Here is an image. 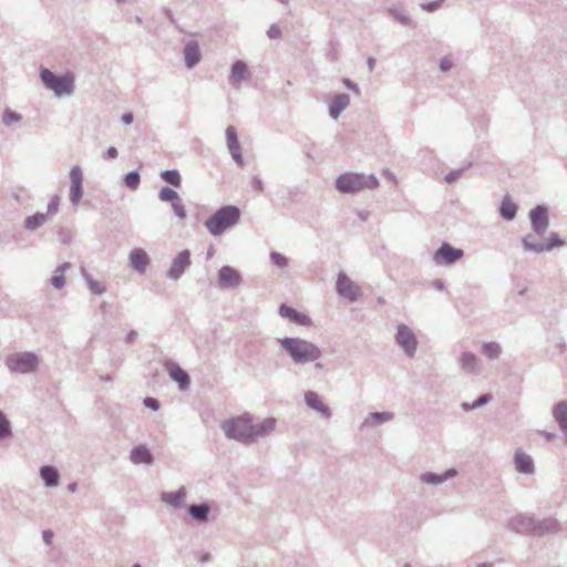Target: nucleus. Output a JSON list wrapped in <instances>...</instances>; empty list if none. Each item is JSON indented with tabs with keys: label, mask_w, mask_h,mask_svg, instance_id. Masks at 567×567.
<instances>
[{
	"label": "nucleus",
	"mask_w": 567,
	"mask_h": 567,
	"mask_svg": "<svg viewBox=\"0 0 567 567\" xmlns=\"http://www.w3.org/2000/svg\"><path fill=\"white\" fill-rule=\"evenodd\" d=\"M477 567H493V564L491 563H481L477 565Z\"/></svg>",
	"instance_id": "64"
},
{
	"label": "nucleus",
	"mask_w": 567,
	"mask_h": 567,
	"mask_svg": "<svg viewBox=\"0 0 567 567\" xmlns=\"http://www.w3.org/2000/svg\"><path fill=\"white\" fill-rule=\"evenodd\" d=\"M378 186H379V179L377 178L375 175H373V174L365 175V174L357 173V192H359L361 189H365V188L372 189Z\"/></svg>",
	"instance_id": "28"
},
{
	"label": "nucleus",
	"mask_w": 567,
	"mask_h": 567,
	"mask_svg": "<svg viewBox=\"0 0 567 567\" xmlns=\"http://www.w3.org/2000/svg\"><path fill=\"white\" fill-rule=\"evenodd\" d=\"M499 214L505 220H513L517 214V205L508 196H505L499 206Z\"/></svg>",
	"instance_id": "26"
},
{
	"label": "nucleus",
	"mask_w": 567,
	"mask_h": 567,
	"mask_svg": "<svg viewBox=\"0 0 567 567\" xmlns=\"http://www.w3.org/2000/svg\"><path fill=\"white\" fill-rule=\"evenodd\" d=\"M553 417L565 436H567V401H559L553 406Z\"/></svg>",
	"instance_id": "17"
},
{
	"label": "nucleus",
	"mask_w": 567,
	"mask_h": 567,
	"mask_svg": "<svg viewBox=\"0 0 567 567\" xmlns=\"http://www.w3.org/2000/svg\"><path fill=\"white\" fill-rule=\"evenodd\" d=\"M185 496V489L181 488L179 491L176 492L164 493L162 495V499L172 506H179L184 502Z\"/></svg>",
	"instance_id": "32"
},
{
	"label": "nucleus",
	"mask_w": 567,
	"mask_h": 567,
	"mask_svg": "<svg viewBox=\"0 0 567 567\" xmlns=\"http://www.w3.org/2000/svg\"><path fill=\"white\" fill-rule=\"evenodd\" d=\"M117 156V151L115 147H110L107 151H106V157L110 158V159H113Z\"/></svg>",
	"instance_id": "56"
},
{
	"label": "nucleus",
	"mask_w": 567,
	"mask_h": 567,
	"mask_svg": "<svg viewBox=\"0 0 567 567\" xmlns=\"http://www.w3.org/2000/svg\"><path fill=\"white\" fill-rule=\"evenodd\" d=\"M185 62L187 68H193L200 60V52L196 42H189L184 50Z\"/></svg>",
	"instance_id": "25"
},
{
	"label": "nucleus",
	"mask_w": 567,
	"mask_h": 567,
	"mask_svg": "<svg viewBox=\"0 0 567 567\" xmlns=\"http://www.w3.org/2000/svg\"><path fill=\"white\" fill-rule=\"evenodd\" d=\"M162 178L166 183H168V184H171L173 186H176V187H178L181 185V182H182L181 175H179V173L177 171H165V172L162 173Z\"/></svg>",
	"instance_id": "40"
},
{
	"label": "nucleus",
	"mask_w": 567,
	"mask_h": 567,
	"mask_svg": "<svg viewBox=\"0 0 567 567\" xmlns=\"http://www.w3.org/2000/svg\"><path fill=\"white\" fill-rule=\"evenodd\" d=\"M131 266L138 272H144L150 264L147 254L141 249H133L130 254Z\"/></svg>",
	"instance_id": "19"
},
{
	"label": "nucleus",
	"mask_w": 567,
	"mask_h": 567,
	"mask_svg": "<svg viewBox=\"0 0 567 567\" xmlns=\"http://www.w3.org/2000/svg\"><path fill=\"white\" fill-rule=\"evenodd\" d=\"M178 197H179L178 194L174 189L168 188V187H164L159 192V199L163 200V202L173 203Z\"/></svg>",
	"instance_id": "41"
},
{
	"label": "nucleus",
	"mask_w": 567,
	"mask_h": 567,
	"mask_svg": "<svg viewBox=\"0 0 567 567\" xmlns=\"http://www.w3.org/2000/svg\"><path fill=\"white\" fill-rule=\"evenodd\" d=\"M60 205V198L58 196H54L51 198L49 205H48V214L54 215L59 210Z\"/></svg>",
	"instance_id": "50"
},
{
	"label": "nucleus",
	"mask_w": 567,
	"mask_h": 567,
	"mask_svg": "<svg viewBox=\"0 0 567 567\" xmlns=\"http://www.w3.org/2000/svg\"><path fill=\"white\" fill-rule=\"evenodd\" d=\"M9 369L13 372L28 373L35 370L38 358L33 353H22L7 360Z\"/></svg>",
	"instance_id": "8"
},
{
	"label": "nucleus",
	"mask_w": 567,
	"mask_h": 567,
	"mask_svg": "<svg viewBox=\"0 0 567 567\" xmlns=\"http://www.w3.org/2000/svg\"><path fill=\"white\" fill-rule=\"evenodd\" d=\"M21 116L11 110L7 109L2 114V121L6 125H11L14 122H19Z\"/></svg>",
	"instance_id": "43"
},
{
	"label": "nucleus",
	"mask_w": 567,
	"mask_h": 567,
	"mask_svg": "<svg viewBox=\"0 0 567 567\" xmlns=\"http://www.w3.org/2000/svg\"><path fill=\"white\" fill-rule=\"evenodd\" d=\"M171 378L179 384L181 389H186L189 384L188 374L178 365L172 364L168 367Z\"/></svg>",
	"instance_id": "27"
},
{
	"label": "nucleus",
	"mask_w": 567,
	"mask_h": 567,
	"mask_svg": "<svg viewBox=\"0 0 567 567\" xmlns=\"http://www.w3.org/2000/svg\"><path fill=\"white\" fill-rule=\"evenodd\" d=\"M338 292L346 298L353 300L354 291L352 288V282L349 278L343 275H340L337 282Z\"/></svg>",
	"instance_id": "30"
},
{
	"label": "nucleus",
	"mask_w": 567,
	"mask_h": 567,
	"mask_svg": "<svg viewBox=\"0 0 567 567\" xmlns=\"http://www.w3.org/2000/svg\"><path fill=\"white\" fill-rule=\"evenodd\" d=\"M125 184L127 187H130L131 189H136L138 184H140V176L137 173H128L126 176H125Z\"/></svg>",
	"instance_id": "45"
},
{
	"label": "nucleus",
	"mask_w": 567,
	"mask_h": 567,
	"mask_svg": "<svg viewBox=\"0 0 567 567\" xmlns=\"http://www.w3.org/2000/svg\"><path fill=\"white\" fill-rule=\"evenodd\" d=\"M560 532V524L556 518L547 517L543 520H535L534 536L557 534Z\"/></svg>",
	"instance_id": "12"
},
{
	"label": "nucleus",
	"mask_w": 567,
	"mask_h": 567,
	"mask_svg": "<svg viewBox=\"0 0 567 567\" xmlns=\"http://www.w3.org/2000/svg\"><path fill=\"white\" fill-rule=\"evenodd\" d=\"M226 435L238 441L256 437V426L248 415L238 416L226 421L221 425Z\"/></svg>",
	"instance_id": "4"
},
{
	"label": "nucleus",
	"mask_w": 567,
	"mask_h": 567,
	"mask_svg": "<svg viewBox=\"0 0 567 567\" xmlns=\"http://www.w3.org/2000/svg\"><path fill=\"white\" fill-rule=\"evenodd\" d=\"M493 399L492 394L491 393H484V394H481L474 402L470 403V402H463L461 404V408L463 411H472V410H475V409H478V408H482L484 406L485 404H487L491 400Z\"/></svg>",
	"instance_id": "33"
},
{
	"label": "nucleus",
	"mask_w": 567,
	"mask_h": 567,
	"mask_svg": "<svg viewBox=\"0 0 567 567\" xmlns=\"http://www.w3.org/2000/svg\"><path fill=\"white\" fill-rule=\"evenodd\" d=\"M337 188L341 193H349L354 189V177L351 174L341 175L337 179Z\"/></svg>",
	"instance_id": "34"
},
{
	"label": "nucleus",
	"mask_w": 567,
	"mask_h": 567,
	"mask_svg": "<svg viewBox=\"0 0 567 567\" xmlns=\"http://www.w3.org/2000/svg\"><path fill=\"white\" fill-rule=\"evenodd\" d=\"M482 354H484L489 360H496L502 354V347L496 341H488L482 344L481 349Z\"/></svg>",
	"instance_id": "29"
},
{
	"label": "nucleus",
	"mask_w": 567,
	"mask_h": 567,
	"mask_svg": "<svg viewBox=\"0 0 567 567\" xmlns=\"http://www.w3.org/2000/svg\"><path fill=\"white\" fill-rule=\"evenodd\" d=\"M53 538V533L50 530L43 532V539L47 544H51Z\"/></svg>",
	"instance_id": "58"
},
{
	"label": "nucleus",
	"mask_w": 567,
	"mask_h": 567,
	"mask_svg": "<svg viewBox=\"0 0 567 567\" xmlns=\"http://www.w3.org/2000/svg\"><path fill=\"white\" fill-rule=\"evenodd\" d=\"M47 220V215L45 214H34L30 217H28L24 221V225L28 229H35L38 228L39 226H41L42 224H44Z\"/></svg>",
	"instance_id": "37"
},
{
	"label": "nucleus",
	"mask_w": 567,
	"mask_h": 567,
	"mask_svg": "<svg viewBox=\"0 0 567 567\" xmlns=\"http://www.w3.org/2000/svg\"><path fill=\"white\" fill-rule=\"evenodd\" d=\"M515 468L523 474H533L535 471L533 458L523 452H516L514 455Z\"/></svg>",
	"instance_id": "18"
},
{
	"label": "nucleus",
	"mask_w": 567,
	"mask_h": 567,
	"mask_svg": "<svg viewBox=\"0 0 567 567\" xmlns=\"http://www.w3.org/2000/svg\"><path fill=\"white\" fill-rule=\"evenodd\" d=\"M268 34L270 38H278L280 34V30L277 27H271L270 30L268 31Z\"/></svg>",
	"instance_id": "57"
},
{
	"label": "nucleus",
	"mask_w": 567,
	"mask_h": 567,
	"mask_svg": "<svg viewBox=\"0 0 567 567\" xmlns=\"http://www.w3.org/2000/svg\"><path fill=\"white\" fill-rule=\"evenodd\" d=\"M70 179H71L70 200L74 205H78L83 195V190H82L83 174L79 166H74L71 168Z\"/></svg>",
	"instance_id": "11"
},
{
	"label": "nucleus",
	"mask_w": 567,
	"mask_h": 567,
	"mask_svg": "<svg viewBox=\"0 0 567 567\" xmlns=\"http://www.w3.org/2000/svg\"><path fill=\"white\" fill-rule=\"evenodd\" d=\"M465 168H458V169H454L450 173H447L445 176H444V181L447 183V184H452L454 183L455 181H457L464 173Z\"/></svg>",
	"instance_id": "47"
},
{
	"label": "nucleus",
	"mask_w": 567,
	"mask_h": 567,
	"mask_svg": "<svg viewBox=\"0 0 567 567\" xmlns=\"http://www.w3.org/2000/svg\"><path fill=\"white\" fill-rule=\"evenodd\" d=\"M275 419H266L261 423L256 424V436L269 433L275 429Z\"/></svg>",
	"instance_id": "38"
},
{
	"label": "nucleus",
	"mask_w": 567,
	"mask_h": 567,
	"mask_svg": "<svg viewBox=\"0 0 567 567\" xmlns=\"http://www.w3.org/2000/svg\"><path fill=\"white\" fill-rule=\"evenodd\" d=\"M538 434L543 435L547 441H553L556 437V434L547 431H538Z\"/></svg>",
	"instance_id": "54"
},
{
	"label": "nucleus",
	"mask_w": 567,
	"mask_h": 567,
	"mask_svg": "<svg viewBox=\"0 0 567 567\" xmlns=\"http://www.w3.org/2000/svg\"><path fill=\"white\" fill-rule=\"evenodd\" d=\"M172 207L174 213L181 218L184 219L186 217V210L183 205L182 199L178 197L175 202L172 203Z\"/></svg>",
	"instance_id": "46"
},
{
	"label": "nucleus",
	"mask_w": 567,
	"mask_h": 567,
	"mask_svg": "<svg viewBox=\"0 0 567 567\" xmlns=\"http://www.w3.org/2000/svg\"><path fill=\"white\" fill-rule=\"evenodd\" d=\"M393 417L394 414L392 412H371L362 422V426L380 425L382 423L391 421Z\"/></svg>",
	"instance_id": "23"
},
{
	"label": "nucleus",
	"mask_w": 567,
	"mask_h": 567,
	"mask_svg": "<svg viewBox=\"0 0 567 567\" xmlns=\"http://www.w3.org/2000/svg\"><path fill=\"white\" fill-rule=\"evenodd\" d=\"M251 183H252V187H254L257 192H262V190H264L262 183H261V181H259L258 178H254Z\"/></svg>",
	"instance_id": "55"
},
{
	"label": "nucleus",
	"mask_w": 567,
	"mask_h": 567,
	"mask_svg": "<svg viewBox=\"0 0 567 567\" xmlns=\"http://www.w3.org/2000/svg\"><path fill=\"white\" fill-rule=\"evenodd\" d=\"M394 340L408 358L412 359L415 357L419 341L415 333L409 326L405 323L398 324Z\"/></svg>",
	"instance_id": "7"
},
{
	"label": "nucleus",
	"mask_w": 567,
	"mask_h": 567,
	"mask_svg": "<svg viewBox=\"0 0 567 567\" xmlns=\"http://www.w3.org/2000/svg\"><path fill=\"white\" fill-rule=\"evenodd\" d=\"M87 282H89V287L93 293L101 295L105 291V287L103 286L102 282L93 280V279H87Z\"/></svg>",
	"instance_id": "48"
},
{
	"label": "nucleus",
	"mask_w": 567,
	"mask_h": 567,
	"mask_svg": "<svg viewBox=\"0 0 567 567\" xmlns=\"http://www.w3.org/2000/svg\"><path fill=\"white\" fill-rule=\"evenodd\" d=\"M208 512H209V507L205 504L203 505H193L189 507V513L190 515L197 519V520H200V522H204L207 519V515H208Z\"/></svg>",
	"instance_id": "36"
},
{
	"label": "nucleus",
	"mask_w": 567,
	"mask_h": 567,
	"mask_svg": "<svg viewBox=\"0 0 567 567\" xmlns=\"http://www.w3.org/2000/svg\"><path fill=\"white\" fill-rule=\"evenodd\" d=\"M144 404L147 406V408H151L153 410H157L158 409V402L153 399V398H146L144 400Z\"/></svg>",
	"instance_id": "53"
},
{
	"label": "nucleus",
	"mask_w": 567,
	"mask_h": 567,
	"mask_svg": "<svg viewBox=\"0 0 567 567\" xmlns=\"http://www.w3.org/2000/svg\"><path fill=\"white\" fill-rule=\"evenodd\" d=\"M530 231L522 239L524 251L543 254L563 247L565 241L555 231L546 236L549 228V212L545 205H537L529 210Z\"/></svg>",
	"instance_id": "1"
},
{
	"label": "nucleus",
	"mask_w": 567,
	"mask_h": 567,
	"mask_svg": "<svg viewBox=\"0 0 567 567\" xmlns=\"http://www.w3.org/2000/svg\"><path fill=\"white\" fill-rule=\"evenodd\" d=\"M69 267L68 264H64L63 266H61L56 271L55 274L53 275L52 279H51V282L52 285L55 287V288H62L64 286V282H65V278H64V271L65 269Z\"/></svg>",
	"instance_id": "39"
},
{
	"label": "nucleus",
	"mask_w": 567,
	"mask_h": 567,
	"mask_svg": "<svg viewBox=\"0 0 567 567\" xmlns=\"http://www.w3.org/2000/svg\"><path fill=\"white\" fill-rule=\"evenodd\" d=\"M442 0H435L426 3H422L421 7L427 12H434L441 7Z\"/></svg>",
	"instance_id": "51"
},
{
	"label": "nucleus",
	"mask_w": 567,
	"mask_h": 567,
	"mask_svg": "<svg viewBox=\"0 0 567 567\" xmlns=\"http://www.w3.org/2000/svg\"><path fill=\"white\" fill-rule=\"evenodd\" d=\"M41 80L47 89L52 90L59 96L71 94L74 89V76L71 73L58 76L50 70L43 69Z\"/></svg>",
	"instance_id": "5"
},
{
	"label": "nucleus",
	"mask_w": 567,
	"mask_h": 567,
	"mask_svg": "<svg viewBox=\"0 0 567 567\" xmlns=\"http://www.w3.org/2000/svg\"><path fill=\"white\" fill-rule=\"evenodd\" d=\"M535 518L526 514H517L508 522L511 530L520 535L534 536Z\"/></svg>",
	"instance_id": "9"
},
{
	"label": "nucleus",
	"mask_w": 567,
	"mask_h": 567,
	"mask_svg": "<svg viewBox=\"0 0 567 567\" xmlns=\"http://www.w3.org/2000/svg\"><path fill=\"white\" fill-rule=\"evenodd\" d=\"M271 260L280 268H284L288 265L287 258L279 252H272Z\"/></svg>",
	"instance_id": "49"
},
{
	"label": "nucleus",
	"mask_w": 567,
	"mask_h": 567,
	"mask_svg": "<svg viewBox=\"0 0 567 567\" xmlns=\"http://www.w3.org/2000/svg\"><path fill=\"white\" fill-rule=\"evenodd\" d=\"M240 217V210L236 206H225L213 214L206 221L205 226L207 230L218 236L226 229L236 225Z\"/></svg>",
	"instance_id": "2"
},
{
	"label": "nucleus",
	"mask_w": 567,
	"mask_h": 567,
	"mask_svg": "<svg viewBox=\"0 0 567 567\" xmlns=\"http://www.w3.org/2000/svg\"><path fill=\"white\" fill-rule=\"evenodd\" d=\"M465 252L461 248L452 246L450 243L443 241L434 251L432 261L439 267H451L464 257Z\"/></svg>",
	"instance_id": "6"
},
{
	"label": "nucleus",
	"mask_w": 567,
	"mask_h": 567,
	"mask_svg": "<svg viewBox=\"0 0 567 567\" xmlns=\"http://www.w3.org/2000/svg\"><path fill=\"white\" fill-rule=\"evenodd\" d=\"M281 346L296 362L315 361L321 354L317 346L297 338H286L281 341Z\"/></svg>",
	"instance_id": "3"
},
{
	"label": "nucleus",
	"mask_w": 567,
	"mask_h": 567,
	"mask_svg": "<svg viewBox=\"0 0 567 567\" xmlns=\"http://www.w3.org/2000/svg\"><path fill=\"white\" fill-rule=\"evenodd\" d=\"M457 474L455 468H450L444 473L437 474L433 472H425L421 475V482L430 485H440L447 481L449 478L454 477Z\"/></svg>",
	"instance_id": "15"
},
{
	"label": "nucleus",
	"mask_w": 567,
	"mask_h": 567,
	"mask_svg": "<svg viewBox=\"0 0 567 567\" xmlns=\"http://www.w3.org/2000/svg\"><path fill=\"white\" fill-rule=\"evenodd\" d=\"M131 460L135 464H140V463L148 464L152 462V455L145 446L141 445V446L135 447L132 451Z\"/></svg>",
	"instance_id": "31"
},
{
	"label": "nucleus",
	"mask_w": 567,
	"mask_h": 567,
	"mask_svg": "<svg viewBox=\"0 0 567 567\" xmlns=\"http://www.w3.org/2000/svg\"><path fill=\"white\" fill-rule=\"evenodd\" d=\"M41 477L48 486H54L59 481L58 471L52 466H43L41 468Z\"/></svg>",
	"instance_id": "35"
},
{
	"label": "nucleus",
	"mask_w": 567,
	"mask_h": 567,
	"mask_svg": "<svg viewBox=\"0 0 567 567\" xmlns=\"http://www.w3.org/2000/svg\"><path fill=\"white\" fill-rule=\"evenodd\" d=\"M359 217L362 219V220H367L368 219V216H369V212H360L359 214Z\"/></svg>",
	"instance_id": "63"
},
{
	"label": "nucleus",
	"mask_w": 567,
	"mask_h": 567,
	"mask_svg": "<svg viewBox=\"0 0 567 567\" xmlns=\"http://www.w3.org/2000/svg\"><path fill=\"white\" fill-rule=\"evenodd\" d=\"M305 400L309 408L318 411L321 415H323V416L330 415L329 408L322 402V400L316 392L308 391L305 394Z\"/></svg>",
	"instance_id": "20"
},
{
	"label": "nucleus",
	"mask_w": 567,
	"mask_h": 567,
	"mask_svg": "<svg viewBox=\"0 0 567 567\" xmlns=\"http://www.w3.org/2000/svg\"><path fill=\"white\" fill-rule=\"evenodd\" d=\"M389 12L398 22H400L404 25L410 24L411 19L403 11H400L398 9H390Z\"/></svg>",
	"instance_id": "42"
},
{
	"label": "nucleus",
	"mask_w": 567,
	"mask_h": 567,
	"mask_svg": "<svg viewBox=\"0 0 567 567\" xmlns=\"http://www.w3.org/2000/svg\"><path fill=\"white\" fill-rule=\"evenodd\" d=\"M249 75L248 68L243 61H237L233 64L229 81L234 85H238L243 80Z\"/></svg>",
	"instance_id": "22"
},
{
	"label": "nucleus",
	"mask_w": 567,
	"mask_h": 567,
	"mask_svg": "<svg viewBox=\"0 0 567 567\" xmlns=\"http://www.w3.org/2000/svg\"><path fill=\"white\" fill-rule=\"evenodd\" d=\"M350 103L349 96L344 94L336 95L330 104L329 112L333 118H337L341 111H343Z\"/></svg>",
	"instance_id": "24"
},
{
	"label": "nucleus",
	"mask_w": 567,
	"mask_h": 567,
	"mask_svg": "<svg viewBox=\"0 0 567 567\" xmlns=\"http://www.w3.org/2000/svg\"><path fill=\"white\" fill-rule=\"evenodd\" d=\"M190 265V254L188 250H184L177 255L174 259L169 269V276L177 279L184 270Z\"/></svg>",
	"instance_id": "14"
},
{
	"label": "nucleus",
	"mask_w": 567,
	"mask_h": 567,
	"mask_svg": "<svg viewBox=\"0 0 567 567\" xmlns=\"http://www.w3.org/2000/svg\"><path fill=\"white\" fill-rule=\"evenodd\" d=\"M383 175H384V177H385V178H388L389 181H391V182H393V183H395V182H396L395 176H394V174H393L392 172H390V171L385 169V171H383Z\"/></svg>",
	"instance_id": "59"
},
{
	"label": "nucleus",
	"mask_w": 567,
	"mask_h": 567,
	"mask_svg": "<svg viewBox=\"0 0 567 567\" xmlns=\"http://www.w3.org/2000/svg\"><path fill=\"white\" fill-rule=\"evenodd\" d=\"M457 362L461 370L466 374L478 375L483 370L482 361L471 351L462 352Z\"/></svg>",
	"instance_id": "10"
},
{
	"label": "nucleus",
	"mask_w": 567,
	"mask_h": 567,
	"mask_svg": "<svg viewBox=\"0 0 567 567\" xmlns=\"http://www.w3.org/2000/svg\"><path fill=\"white\" fill-rule=\"evenodd\" d=\"M279 312L284 318H287L288 320H290L293 323H297L300 326H310L311 324V320L307 315L299 312L296 309L288 307L286 305H282L280 307Z\"/></svg>",
	"instance_id": "16"
},
{
	"label": "nucleus",
	"mask_w": 567,
	"mask_h": 567,
	"mask_svg": "<svg viewBox=\"0 0 567 567\" xmlns=\"http://www.w3.org/2000/svg\"><path fill=\"white\" fill-rule=\"evenodd\" d=\"M10 425L2 412H0V440L10 435Z\"/></svg>",
	"instance_id": "44"
},
{
	"label": "nucleus",
	"mask_w": 567,
	"mask_h": 567,
	"mask_svg": "<svg viewBox=\"0 0 567 567\" xmlns=\"http://www.w3.org/2000/svg\"><path fill=\"white\" fill-rule=\"evenodd\" d=\"M367 63H368L369 70L372 71L374 65H375V59L374 58H369Z\"/></svg>",
	"instance_id": "62"
},
{
	"label": "nucleus",
	"mask_w": 567,
	"mask_h": 567,
	"mask_svg": "<svg viewBox=\"0 0 567 567\" xmlns=\"http://www.w3.org/2000/svg\"><path fill=\"white\" fill-rule=\"evenodd\" d=\"M226 136H227V145L229 148V152L231 153L233 157L240 162V145L237 138V133L234 126H228L226 130Z\"/></svg>",
	"instance_id": "21"
},
{
	"label": "nucleus",
	"mask_w": 567,
	"mask_h": 567,
	"mask_svg": "<svg viewBox=\"0 0 567 567\" xmlns=\"http://www.w3.org/2000/svg\"><path fill=\"white\" fill-rule=\"evenodd\" d=\"M439 68L442 72H447L453 68V62L449 56H443L440 60Z\"/></svg>",
	"instance_id": "52"
},
{
	"label": "nucleus",
	"mask_w": 567,
	"mask_h": 567,
	"mask_svg": "<svg viewBox=\"0 0 567 567\" xmlns=\"http://www.w3.org/2000/svg\"><path fill=\"white\" fill-rule=\"evenodd\" d=\"M432 285L437 290H443L444 289V282L441 281V280H434Z\"/></svg>",
	"instance_id": "60"
},
{
	"label": "nucleus",
	"mask_w": 567,
	"mask_h": 567,
	"mask_svg": "<svg viewBox=\"0 0 567 567\" xmlns=\"http://www.w3.org/2000/svg\"><path fill=\"white\" fill-rule=\"evenodd\" d=\"M240 282L239 272L229 267L224 266L218 272V284L221 288H234L237 287Z\"/></svg>",
	"instance_id": "13"
},
{
	"label": "nucleus",
	"mask_w": 567,
	"mask_h": 567,
	"mask_svg": "<svg viewBox=\"0 0 567 567\" xmlns=\"http://www.w3.org/2000/svg\"><path fill=\"white\" fill-rule=\"evenodd\" d=\"M123 122L126 123V124H131L132 121H133V115L132 113H127V114H124L123 117H122Z\"/></svg>",
	"instance_id": "61"
}]
</instances>
